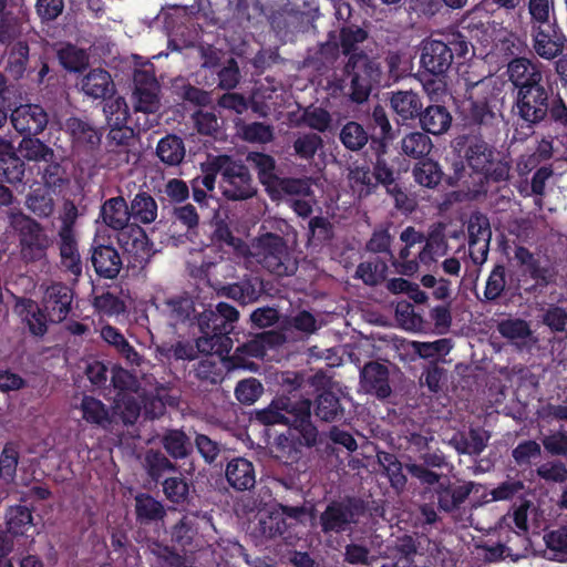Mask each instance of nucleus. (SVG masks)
<instances>
[{
	"label": "nucleus",
	"instance_id": "nucleus-1",
	"mask_svg": "<svg viewBox=\"0 0 567 567\" xmlns=\"http://www.w3.org/2000/svg\"><path fill=\"white\" fill-rule=\"evenodd\" d=\"M214 240L225 248L227 254L251 257L278 276L291 275L296 269L295 262L288 256L285 243L277 235H262L248 247L235 238L227 226L220 224L215 229Z\"/></svg>",
	"mask_w": 567,
	"mask_h": 567
},
{
	"label": "nucleus",
	"instance_id": "nucleus-2",
	"mask_svg": "<svg viewBox=\"0 0 567 567\" xmlns=\"http://www.w3.org/2000/svg\"><path fill=\"white\" fill-rule=\"evenodd\" d=\"M310 409V402L302 401L293 426L289 427L287 433L279 435L271 446V454L280 462L285 464L298 462L301 457V449L316 443V429L308 422Z\"/></svg>",
	"mask_w": 567,
	"mask_h": 567
},
{
	"label": "nucleus",
	"instance_id": "nucleus-3",
	"mask_svg": "<svg viewBox=\"0 0 567 567\" xmlns=\"http://www.w3.org/2000/svg\"><path fill=\"white\" fill-rule=\"evenodd\" d=\"M238 311L230 305L220 302L216 311H205L199 318V327L203 337L197 340V348L202 352H219L217 344L227 348L230 339L226 337L230 332V323L238 319Z\"/></svg>",
	"mask_w": 567,
	"mask_h": 567
},
{
	"label": "nucleus",
	"instance_id": "nucleus-4",
	"mask_svg": "<svg viewBox=\"0 0 567 567\" xmlns=\"http://www.w3.org/2000/svg\"><path fill=\"white\" fill-rule=\"evenodd\" d=\"M257 516L260 532L267 537L282 535L298 523L312 525L315 520L312 508L307 507L272 506L258 511Z\"/></svg>",
	"mask_w": 567,
	"mask_h": 567
},
{
	"label": "nucleus",
	"instance_id": "nucleus-5",
	"mask_svg": "<svg viewBox=\"0 0 567 567\" xmlns=\"http://www.w3.org/2000/svg\"><path fill=\"white\" fill-rule=\"evenodd\" d=\"M209 163L220 169V187L224 196L233 200L251 197L255 194L251 177L247 168L228 156H215Z\"/></svg>",
	"mask_w": 567,
	"mask_h": 567
},
{
	"label": "nucleus",
	"instance_id": "nucleus-6",
	"mask_svg": "<svg viewBox=\"0 0 567 567\" xmlns=\"http://www.w3.org/2000/svg\"><path fill=\"white\" fill-rule=\"evenodd\" d=\"M248 161L258 171L260 182L266 186L272 198L301 194L308 189L307 179L278 178L275 174V161L269 155L250 153Z\"/></svg>",
	"mask_w": 567,
	"mask_h": 567
},
{
	"label": "nucleus",
	"instance_id": "nucleus-7",
	"mask_svg": "<svg viewBox=\"0 0 567 567\" xmlns=\"http://www.w3.org/2000/svg\"><path fill=\"white\" fill-rule=\"evenodd\" d=\"M10 224L20 231L21 252L27 260H38L45 256L52 244L43 228L33 219L20 212L10 213Z\"/></svg>",
	"mask_w": 567,
	"mask_h": 567
},
{
	"label": "nucleus",
	"instance_id": "nucleus-8",
	"mask_svg": "<svg viewBox=\"0 0 567 567\" xmlns=\"http://www.w3.org/2000/svg\"><path fill=\"white\" fill-rule=\"evenodd\" d=\"M351 69V99L357 103L364 102L373 87L381 83V71L379 64L370 61L365 55L353 54L347 65Z\"/></svg>",
	"mask_w": 567,
	"mask_h": 567
},
{
	"label": "nucleus",
	"instance_id": "nucleus-9",
	"mask_svg": "<svg viewBox=\"0 0 567 567\" xmlns=\"http://www.w3.org/2000/svg\"><path fill=\"white\" fill-rule=\"evenodd\" d=\"M134 83L135 111L155 113L159 109L158 83L151 68L137 70L134 74Z\"/></svg>",
	"mask_w": 567,
	"mask_h": 567
},
{
	"label": "nucleus",
	"instance_id": "nucleus-10",
	"mask_svg": "<svg viewBox=\"0 0 567 567\" xmlns=\"http://www.w3.org/2000/svg\"><path fill=\"white\" fill-rule=\"evenodd\" d=\"M548 94L542 84L518 90L517 109L518 113L528 123L542 121L548 110Z\"/></svg>",
	"mask_w": 567,
	"mask_h": 567
},
{
	"label": "nucleus",
	"instance_id": "nucleus-11",
	"mask_svg": "<svg viewBox=\"0 0 567 567\" xmlns=\"http://www.w3.org/2000/svg\"><path fill=\"white\" fill-rule=\"evenodd\" d=\"M492 231L488 219L483 215H473L468 221V246L472 260L482 265L486 261Z\"/></svg>",
	"mask_w": 567,
	"mask_h": 567
},
{
	"label": "nucleus",
	"instance_id": "nucleus-12",
	"mask_svg": "<svg viewBox=\"0 0 567 567\" xmlns=\"http://www.w3.org/2000/svg\"><path fill=\"white\" fill-rule=\"evenodd\" d=\"M279 336L272 332H264L256 336L249 342L238 348L231 358L233 368L256 371L254 362L247 361L245 357L262 358L267 350L279 342Z\"/></svg>",
	"mask_w": 567,
	"mask_h": 567
},
{
	"label": "nucleus",
	"instance_id": "nucleus-13",
	"mask_svg": "<svg viewBox=\"0 0 567 567\" xmlns=\"http://www.w3.org/2000/svg\"><path fill=\"white\" fill-rule=\"evenodd\" d=\"M532 38L535 52L547 60L556 58L563 51L566 41L557 23L547 27H533Z\"/></svg>",
	"mask_w": 567,
	"mask_h": 567
},
{
	"label": "nucleus",
	"instance_id": "nucleus-14",
	"mask_svg": "<svg viewBox=\"0 0 567 567\" xmlns=\"http://www.w3.org/2000/svg\"><path fill=\"white\" fill-rule=\"evenodd\" d=\"M11 122L22 134H39L48 124V114L38 104H23L12 111Z\"/></svg>",
	"mask_w": 567,
	"mask_h": 567
},
{
	"label": "nucleus",
	"instance_id": "nucleus-15",
	"mask_svg": "<svg viewBox=\"0 0 567 567\" xmlns=\"http://www.w3.org/2000/svg\"><path fill=\"white\" fill-rule=\"evenodd\" d=\"M72 300L73 293L69 287L62 284H53L48 287L43 297V305L48 311L49 321H63L71 310Z\"/></svg>",
	"mask_w": 567,
	"mask_h": 567
},
{
	"label": "nucleus",
	"instance_id": "nucleus-16",
	"mask_svg": "<svg viewBox=\"0 0 567 567\" xmlns=\"http://www.w3.org/2000/svg\"><path fill=\"white\" fill-rule=\"evenodd\" d=\"M452 63V49L442 41L431 40L424 43L421 64L432 74H443Z\"/></svg>",
	"mask_w": 567,
	"mask_h": 567
},
{
	"label": "nucleus",
	"instance_id": "nucleus-17",
	"mask_svg": "<svg viewBox=\"0 0 567 567\" xmlns=\"http://www.w3.org/2000/svg\"><path fill=\"white\" fill-rule=\"evenodd\" d=\"M120 241L125 251L138 264L148 261L154 254L153 244L150 243L147 235L140 227H132L121 233Z\"/></svg>",
	"mask_w": 567,
	"mask_h": 567
},
{
	"label": "nucleus",
	"instance_id": "nucleus-18",
	"mask_svg": "<svg viewBox=\"0 0 567 567\" xmlns=\"http://www.w3.org/2000/svg\"><path fill=\"white\" fill-rule=\"evenodd\" d=\"M361 389L367 393H372L379 398H385L390 394L388 383V370L378 362H370L361 371Z\"/></svg>",
	"mask_w": 567,
	"mask_h": 567
},
{
	"label": "nucleus",
	"instance_id": "nucleus-19",
	"mask_svg": "<svg viewBox=\"0 0 567 567\" xmlns=\"http://www.w3.org/2000/svg\"><path fill=\"white\" fill-rule=\"evenodd\" d=\"M508 74L518 90L525 86L538 85L542 82V73L538 66L524 58L515 59L509 63Z\"/></svg>",
	"mask_w": 567,
	"mask_h": 567
},
{
	"label": "nucleus",
	"instance_id": "nucleus-20",
	"mask_svg": "<svg viewBox=\"0 0 567 567\" xmlns=\"http://www.w3.org/2000/svg\"><path fill=\"white\" fill-rule=\"evenodd\" d=\"M14 311L28 326L32 334L43 336L45 333L49 317L41 311L35 301L20 299L16 303Z\"/></svg>",
	"mask_w": 567,
	"mask_h": 567
},
{
	"label": "nucleus",
	"instance_id": "nucleus-21",
	"mask_svg": "<svg viewBox=\"0 0 567 567\" xmlns=\"http://www.w3.org/2000/svg\"><path fill=\"white\" fill-rule=\"evenodd\" d=\"M23 174V163L16 155L12 144L0 138V177L8 183H17L22 179Z\"/></svg>",
	"mask_w": 567,
	"mask_h": 567
},
{
	"label": "nucleus",
	"instance_id": "nucleus-22",
	"mask_svg": "<svg viewBox=\"0 0 567 567\" xmlns=\"http://www.w3.org/2000/svg\"><path fill=\"white\" fill-rule=\"evenodd\" d=\"M419 116L422 128L433 135L445 133L452 124V115L442 105H430Z\"/></svg>",
	"mask_w": 567,
	"mask_h": 567
},
{
	"label": "nucleus",
	"instance_id": "nucleus-23",
	"mask_svg": "<svg viewBox=\"0 0 567 567\" xmlns=\"http://www.w3.org/2000/svg\"><path fill=\"white\" fill-rule=\"evenodd\" d=\"M301 403L290 409V404L285 400L274 401L269 408L257 413V419L264 424L293 423L297 420Z\"/></svg>",
	"mask_w": 567,
	"mask_h": 567
},
{
	"label": "nucleus",
	"instance_id": "nucleus-24",
	"mask_svg": "<svg viewBox=\"0 0 567 567\" xmlns=\"http://www.w3.org/2000/svg\"><path fill=\"white\" fill-rule=\"evenodd\" d=\"M92 262L96 272L106 278H114L121 269V258L111 246L94 247Z\"/></svg>",
	"mask_w": 567,
	"mask_h": 567
},
{
	"label": "nucleus",
	"instance_id": "nucleus-25",
	"mask_svg": "<svg viewBox=\"0 0 567 567\" xmlns=\"http://www.w3.org/2000/svg\"><path fill=\"white\" fill-rule=\"evenodd\" d=\"M60 254L62 265L73 275L79 276L82 271L80 254L76 248L72 228L68 225L60 230Z\"/></svg>",
	"mask_w": 567,
	"mask_h": 567
},
{
	"label": "nucleus",
	"instance_id": "nucleus-26",
	"mask_svg": "<svg viewBox=\"0 0 567 567\" xmlns=\"http://www.w3.org/2000/svg\"><path fill=\"white\" fill-rule=\"evenodd\" d=\"M226 477L237 489H248L255 485V471L252 464L245 458L230 461L226 468Z\"/></svg>",
	"mask_w": 567,
	"mask_h": 567
},
{
	"label": "nucleus",
	"instance_id": "nucleus-27",
	"mask_svg": "<svg viewBox=\"0 0 567 567\" xmlns=\"http://www.w3.org/2000/svg\"><path fill=\"white\" fill-rule=\"evenodd\" d=\"M480 486L474 483H463L452 486H444L440 482L439 504L445 511H451L461 504L471 493H478Z\"/></svg>",
	"mask_w": 567,
	"mask_h": 567
},
{
	"label": "nucleus",
	"instance_id": "nucleus-28",
	"mask_svg": "<svg viewBox=\"0 0 567 567\" xmlns=\"http://www.w3.org/2000/svg\"><path fill=\"white\" fill-rule=\"evenodd\" d=\"M401 240L405 244V247L400 252V260L394 266L398 272L402 275H413L419 269V262L415 260H408L410 257V248L415 244L423 241V235L416 231L413 227L405 228L400 236Z\"/></svg>",
	"mask_w": 567,
	"mask_h": 567
},
{
	"label": "nucleus",
	"instance_id": "nucleus-29",
	"mask_svg": "<svg viewBox=\"0 0 567 567\" xmlns=\"http://www.w3.org/2000/svg\"><path fill=\"white\" fill-rule=\"evenodd\" d=\"M81 87L86 95L101 99L113 91V81L106 71L95 69L83 78Z\"/></svg>",
	"mask_w": 567,
	"mask_h": 567
},
{
	"label": "nucleus",
	"instance_id": "nucleus-30",
	"mask_svg": "<svg viewBox=\"0 0 567 567\" xmlns=\"http://www.w3.org/2000/svg\"><path fill=\"white\" fill-rule=\"evenodd\" d=\"M391 106L402 120H411L420 115L423 104L416 93L399 91L393 93Z\"/></svg>",
	"mask_w": 567,
	"mask_h": 567
},
{
	"label": "nucleus",
	"instance_id": "nucleus-31",
	"mask_svg": "<svg viewBox=\"0 0 567 567\" xmlns=\"http://www.w3.org/2000/svg\"><path fill=\"white\" fill-rule=\"evenodd\" d=\"M354 514L349 505L332 504L321 516L322 528L329 530H344L353 520Z\"/></svg>",
	"mask_w": 567,
	"mask_h": 567
},
{
	"label": "nucleus",
	"instance_id": "nucleus-32",
	"mask_svg": "<svg viewBox=\"0 0 567 567\" xmlns=\"http://www.w3.org/2000/svg\"><path fill=\"white\" fill-rule=\"evenodd\" d=\"M102 217L110 227L123 229L130 220V212L124 198L115 197L106 200L102 206Z\"/></svg>",
	"mask_w": 567,
	"mask_h": 567
},
{
	"label": "nucleus",
	"instance_id": "nucleus-33",
	"mask_svg": "<svg viewBox=\"0 0 567 567\" xmlns=\"http://www.w3.org/2000/svg\"><path fill=\"white\" fill-rule=\"evenodd\" d=\"M104 113L110 125L111 136L117 138V133L126 125L128 118V109L122 97L109 100L104 106Z\"/></svg>",
	"mask_w": 567,
	"mask_h": 567
},
{
	"label": "nucleus",
	"instance_id": "nucleus-34",
	"mask_svg": "<svg viewBox=\"0 0 567 567\" xmlns=\"http://www.w3.org/2000/svg\"><path fill=\"white\" fill-rule=\"evenodd\" d=\"M101 337L106 343L114 347L130 363L138 364V353L116 328L110 324L103 326Z\"/></svg>",
	"mask_w": 567,
	"mask_h": 567
},
{
	"label": "nucleus",
	"instance_id": "nucleus-35",
	"mask_svg": "<svg viewBox=\"0 0 567 567\" xmlns=\"http://www.w3.org/2000/svg\"><path fill=\"white\" fill-rule=\"evenodd\" d=\"M528 13L530 28L557 23L554 0H528Z\"/></svg>",
	"mask_w": 567,
	"mask_h": 567
},
{
	"label": "nucleus",
	"instance_id": "nucleus-36",
	"mask_svg": "<svg viewBox=\"0 0 567 567\" xmlns=\"http://www.w3.org/2000/svg\"><path fill=\"white\" fill-rule=\"evenodd\" d=\"M157 155L162 162L168 165L179 164L185 156L182 140L174 135L162 138L157 145Z\"/></svg>",
	"mask_w": 567,
	"mask_h": 567
},
{
	"label": "nucleus",
	"instance_id": "nucleus-37",
	"mask_svg": "<svg viewBox=\"0 0 567 567\" xmlns=\"http://www.w3.org/2000/svg\"><path fill=\"white\" fill-rule=\"evenodd\" d=\"M433 147L431 138L421 132H412L401 141L402 152L413 158L427 155Z\"/></svg>",
	"mask_w": 567,
	"mask_h": 567
},
{
	"label": "nucleus",
	"instance_id": "nucleus-38",
	"mask_svg": "<svg viewBox=\"0 0 567 567\" xmlns=\"http://www.w3.org/2000/svg\"><path fill=\"white\" fill-rule=\"evenodd\" d=\"M27 207L39 217H48L53 213V199L47 187L34 188L27 198Z\"/></svg>",
	"mask_w": 567,
	"mask_h": 567
},
{
	"label": "nucleus",
	"instance_id": "nucleus-39",
	"mask_svg": "<svg viewBox=\"0 0 567 567\" xmlns=\"http://www.w3.org/2000/svg\"><path fill=\"white\" fill-rule=\"evenodd\" d=\"M132 216L144 224L154 221L157 217L156 202L146 194H138L132 202Z\"/></svg>",
	"mask_w": 567,
	"mask_h": 567
},
{
	"label": "nucleus",
	"instance_id": "nucleus-40",
	"mask_svg": "<svg viewBox=\"0 0 567 567\" xmlns=\"http://www.w3.org/2000/svg\"><path fill=\"white\" fill-rule=\"evenodd\" d=\"M6 518L9 532L14 535H23L32 527V515L24 506L9 508Z\"/></svg>",
	"mask_w": 567,
	"mask_h": 567
},
{
	"label": "nucleus",
	"instance_id": "nucleus-41",
	"mask_svg": "<svg viewBox=\"0 0 567 567\" xmlns=\"http://www.w3.org/2000/svg\"><path fill=\"white\" fill-rule=\"evenodd\" d=\"M349 183L359 197L369 195L375 185L369 167L365 166L352 167L349 173Z\"/></svg>",
	"mask_w": 567,
	"mask_h": 567
},
{
	"label": "nucleus",
	"instance_id": "nucleus-42",
	"mask_svg": "<svg viewBox=\"0 0 567 567\" xmlns=\"http://www.w3.org/2000/svg\"><path fill=\"white\" fill-rule=\"evenodd\" d=\"M378 461L384 468L391 485L396 489L403 488L406 480L402 473V465L398 462L396 457L392 454L381 452L378 453Z\"/></svg>",
	"mask_w": 567,
	"mask_h": 567
},
{
	"label": "nucleus",
	"instance_id": "nucleus-43",
	"mask_svg": "<svg viewBox=\"0 0 567 567\" xmlns=\"http://www.w3.org/2000/svg\"><path fill=\"white\" fill-rule=\"evenodd\" d=\"M80 409L82 417L93 424L104 425L109 421V413L104 404L91 396H84Z\"/></svg>",
	"mask_w": 567,
	"mask_h": 567
},
{
	"label": "nucleus",
	"instance_id": "nucleus-44",
	"mask_svg": "<svg viewBox=\"0 0 567 567\" xmlns=\"http://www.w3.org/2000/svg\"><path fill=\"white\" fill-rule=\"evenodd\" d=\"M413 175L420 185L425 187H434L441 181L442 173L435 162L426 159L419 163L414 167Z\"/></svg>",
	"mask_w": 567,
	"mask_h": 567
},
{
	"label": "nucleus",
	"instance_id": "nucleus-45",
	"mask_svg": "<svg viewBox=\"0 0 567 567\" xmlns=\"http://www.w3.org/2000/svg\"><path fill=\"white\" fill-rule=\"evenodd\" d=\"M238 134L251 143H268L274 137L272 127L261 123L240 124L237 123Z\"/></svg>",
	"mask_w": 567,
	"mask_h": 567
},
{
	"label": "nucleus",
	"instance_id": "nucleus-46",
	"mask_svg": "<svg viewBox=\"0 0 567 567\" xmlns=\"http://www.w3.org/2000/svg\"><path fill=\"white\" fill-rule=\"evenodd\" d=\"M340 138L347 148L357 151L365 145L368 142V134L360 124L349 122L341 130Z\"/></svg>",
	"mask_w": 567,
	"mask_h": 567
},
{
	"label": "nucleus",
	"instance_id": "nucleus-47",
	"mask_svg": "<svg viewBox=\"0 0 567 567\" xmlns=\"http://www.w3.org/2000/svg\"><path fill=\"white\" fill-rule=\"evenodd\" d=\"M504 519L505 522H514L519 532H526L529 524L539 527L537 509L528 503L520 505L512 515L506 516Z\"/></svg>",
	"mask_w": 567,
	"mask_h": 567
},
{
	"label": "nucleus",
	"instance_id": "nucleus-48",
	"mask_svg": "<svg viewBox=\"0 0 567 567\" xmlns=\"http://www.w3.org/2000/svg\"><path fill=\"white\" fill-rule=\"evenodd\" d=\"M20 153L29 161L49 162L53 157L52 150L37 138H23L20 143Z\"/></svg>",
	"mask_w": 567,
	"mask_h": 567
},
{
	"label": "nucleus",
	"instance_id": "nucleus-49",
	"mask_svg": "<svg viewBox=\"0 0 567 567\" xmlns=\"http://www.w3.org/2000/svg\"><path fill=\"white\" fill-rule=\"evenodd\" d=\"M136 514L140 520H156L164 516L163 505L148 495L136 496Z\"/></svg>",
	"mask_w": 567,
	"mask_h": 567
},
{
	"label": "nucleus",
	"instance_id": "nucleus-50",
	"mask_svg": "<svg viewBox=\"0 0 567 567\" xmlns=\"http://www.w3.org/2000/svg\"><path fill=\"white\" fill-rule=\"evenodd\" d=\"M410 348L421 358L430 359L437 355L447 354L452 349V346L450 340L440 339L433 342L411 341Z\"/></svg>",
	"mask_w": 567,
	"mask_h": 567
},
{
	"label": "nucleus",
	"instance_id": "nucleus-51",
	"mask_svg": "<svg viewBox=\"0 0 567 567\" xmlns=\"http://www.w3.org/2000/svg\"><path fill=\"white\" fill-rule=\"evenodd\" d=\"M61 64L70 71H79L87 63V56L83 50L73 45H65L58 51Z\"/></svg>",
	"mask_w": 567,
	"mask_h": 567
},
{
	"label": "nucleus",
	"instance_id": "nucleus-52",
	"mask_svg": "<svg viewBox=\"0 0 567 567\" xmlns=\"http://www.w3.org/2000/svg\"><path fill=\"white\" fill-rule=\"evenodd\" d=\"M372 176L373 179L375 178L379 183L385 186L386 192L393 195L396 204L400 205L405 196L401 192L398 183L394 182L392 171L386 167L382 161L377 162L374 174Z\"/></svg>",
	"mask_w": 567,
	"mask_h": 567
},
{
	"label": "nucleus",
	"instance_id": "nucleus-53",
	"mask_svg": "<svg viewBox=\"0 0 567 567\" xmlns=\"http://www.w3.org/2000/svg\"><path fill=\"white\" fill-rule=\"evenodd\" d=\"M94 307L105 316H118L126 310L125 301L110 292L95 297Z\"/></svg>",
	"mask_w": 567,
	"mask_h": 567
},
{
	"label": "nucleus",
	"instance_id": "nucleus-54",
	"mask_svg": "<svg viewBox=\"0 0 567 567\" xmlns=\"http://www.w3.org/2000/svg\"><path fill=\"white\" fill-rule=\"evenodd\" d=\"M386 274V265L383 261L374 260L359 265L357 276L367 285H375L383 280Z\"/></svg>",
	"mask_w": 567,
	"mask_h": 567
},
{
	"label": "nucleus",
	"instance_id": "nucleus-55",
	"mask_svg": "<svg viewBox=\"0 0 567 567\" xmlns=\"http://www.w3.org/2000/svg\"><path fill=\"white\" fill-rule=\"evenodd\" d=\"M164 446L173 457H184L190 450V443L181 431H169L164 437Z\"/></svg>",
	"mask_w": 567,
	"mask_h": 567
},
{
	"label": "nucleus",
	"instance_id": "nucleus-56",
	"mask_svg": "<svg viewBox=\"0 0 567 567\" xmlns=\"http://www.w3.org/2000/svg\"><path fill=\"white\" fill-rule=\"evenodd\" d=\"M262 384L254 378L240 381L236 389L235 394L239 402L244 404H252L262 393Z\"/></svg>",
	"mask_w": 567,
	"mask_h": 567
},
{
	"label": "nucleus",
	"instance_id": "nucleus-57",
	"mask_svg": "<svg viewBox=\"0 0 567 567\" xmlns=\"http://www.w3.org/2000/svg\"><path fill=\"white\" fill-rule=\"evenodd\" d=\"M340 411L337 396L331 392H323L319 395L316 406V415L324 421L334 420Z\"/></svg>",
	"mask_w": 567,
	"mask_h": 567
},
{
	"label": "nucleus",
	"instance_id": "nucleus-58",
	"mask_svg": "<svg viewBox=\"0 0 567 567\" xmlns=\"http://www.w3.org/2000/svg\"><path fill=\"white\" fill-rule=\"evenodd\" d=\"M498 330L502 336L516 342L525 340L530 333L527 323L520 319L505 320L499 324Z\"/></svg>",
	"mask_w": 567,
	"mask_h": 567
},
{
	"label": "nucleus",
	"instance_id": "nucleus-59",
	"mask_svg": "<svg viewBox=\"0 0 567 567\" xmlns=\"http://www.w3.org/2000/svg\"><path fill=\"white\" fill-rule=\"evenodd\" d=\"M544 539L556 559H567V528L550 532Z\"/></svg>",
	"mask_w": 567,
	"mask_h": 567
},
{
	"label": "nucleus",
	"instance_id": "nucleus-60",
	"mask_svg": "<svg viewBox=\"0 0 567 567\" xmlns=\"http://www.w3.org/2000/svg\"><path fill=\"white\" fill-rule=\"evenodd\" d=\"M488 439L489 435L487 432L483 430H472L468 437L464 442L457 444V450L461 453L478 454L484 450Z\"/></svg>",
	"mask_w": 567,
	"mask_h": 567
},
{
	"label": "nucleus",
	"instance_id": "nucleus-61",
	"mask_svg": "<svg viewBox=\"0 0 567 567\" xmlns=\"http://www.w3.org/2000/svg\"><path fill=\"white\" fill-rule=\"evenodd\" d=\"M116 409L125 423H133L140 414L141 406L136 402L135 395L124 392L116 401Z\"/></svg>",
	"mask_w": 567,
	"mask_h": 567
},
{
	"label": "nucleus",
	"instance_id": "nucleus-62",
	"mask_svg": "<svg viewBox=\"0 0 567 567\" xmlns=\"http://www.w3.org/2000/svg\"><path fill=\"white\" fill-rule=\"evenodd\" d=\"M322 140L317 134H308L298 137L295 142V151L302 158H311L321 146Z\"/></svg>",
	"mask_w": 567,
	"mask_h": 567
},
{
	"label": "nucleus",
	"instance_id": "nucleus-63",
	"mask_svg": "<svg viewBox=\"0 0 567 567\" xmlns=\"http://www.w3.org/2000/svg\"><path fill=\"white\" fill-rule=\"evenodd\" d=\"M505 287V269L503 266H496L491 272L485 288V297L488 300L497 298Z\"/></svg>",
	"mask_w": 567,
	"mask_h": 567
},
{
	"label": "nucleus",
	"instance_id": "nucleus-64",
	"mask_svg": "<svg viewBox=\"0 0 567 567\" xmlns=\"http://www.w3.org/2000/svg\"><path fill=\"white\" fill-rule=\"evenodd\" d=\"M303 121L308 126L322 132L328 128L331 118L326 110L311 107L305 111Z\"/></svg>",
	"mask_w": 567,
	"mask_h": 567
}]
</instances>
